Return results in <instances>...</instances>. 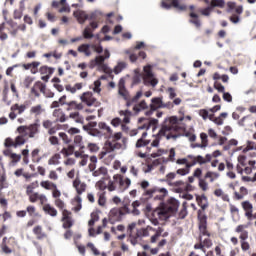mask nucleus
Listing matches in <instances>:
<instances>
[{
	"label": "nucleus",
	"instance_id": "obj_35",
	"mask_svg": "<svg viewBox=\"0 0 256 256\" xmlns=\"http://www.w3.org/2000/svg\"><path fill=\"white\" fill-rule=\"evenodd\" d=\"M45 113V108L41 104H37L30 108V115H34L35 117H39Z\"/></svg>",
	"mask_w": 256,
	"mask_h": 256
},
{
	"label": "nucleus",
	"instance_id": "obj_29",
	"mask_svg": "<svg viewBox=\"0 0 256 256\" xmlns=\"http://www.w3.org/2000/svg\"><path fill=\"white\" fill-rule=\"evenodd\" d=\"M175 177H177V174L174 172H170L166 175V179L162 181H165L167 185L170 186L181 187V185H183V181H176L174 183L171 182L173 179H175Z\"/></svg>",
	"mask_w": 256,
	"mask_h": 256
},
{
	"label": "nucleus",
	"instance_id": "obj_16",
	"mask_svg": "<svg viewBox=\"0 0 256 256\" xmlns=\"http://www.w3.org/2000/svg\"><path fill=\"white\" fill-rule=\"evenodd\" d=\"M144 74H143V83L147 87H157V84L159 83V80L155 78V75L153 74V68L151 65H147L143 69Z\"/></svg>",
	"mask_w": 256,
	"mask_h": 256
},
{
	"label": "nucleus",
	"instance_id": "obj_45",
	"mask_svg": "<svg viewBox=\"0 0 256 256\" xmlns=\"http://www.w3.org/2000/svg\"><path fill=\"white\" fill-rule=\"evenodd\" d=\"M57 184L49 181V180H44L40 182V186L42 187V189H46V191H52L53 188L56 186Z\"/></svg>",
	"mask_w": 256,
	"mask_h": 256
},
{
	"label": "nucleus",
	"instance_id": "obj_63",
	"mask_svg": "<svg viewBox=\"0 0 256 256\" xmlns=\"http://www.w3.org/2000/svg\"><path fill=\"white\" fill-rule=\"evenodd\" d=\"M82 200H81V196H76L75 197V207H74V211L76 213H79V210L82 209L83 205L81 204Z\"/></svg>",
	"mask_w": 256,
	"mask_h": 256
},
{
	"label": "nucleus",
	"instance_id": "obj_10",
	"mask_svg": "<svg viewBox=\"0 0 256 256\" xmlns=\"http://www.w3.org/2000/svg\"><path fill=\"white\" fill-rule=\"evenodd\" d=\"M127 213H131V210H129V205L127 204L121 208H112L108 215V222H110L111 225H115V223L123 221V217H125Z\"/></svg>",
	"mask_w": 256,
	"mask_h": 256
},
{
	"label": "nucleus",
	"instance_id": "obj_47",
	"mask_svg": "<svg viewBox=\"0 0 256 256\" xmlns=\"http://www.w3.org/2000/svg\"><path fill=\"white\" fill-rule=\"evenodd\" d=\"M39 153H41V149H39V148H36L31 152V157H32L33 163L41 162V156H39Z\"/></svg>",
	"mask_w": 256,
	"mask_h": 256
},
{
	"label": "nucleus",
	"instance_id": "obj_58",
	"mask_svg": "<svg viewBox=\"0 0 256 256\" xmlns=\"http://www.w3.org/2000/svg\"><path fill=\"white\" fill-rule=\"evenodd\" d=\"M58 137H60V139H62V141H63V143H65V145H69L72 141V139L69 138V136L65 132L58 133Z\"/></svg>",
	"mask_w": 256,
	"mask_h": 256
},
{
	"label": "nucleus",
	"instance_id": "obj_40",
	"mask_svg": "<svg viewBox=\"0 0 256 256\" xmlns=\"http://www.w3.org/2000/svg\"><path fill=\"white\" fill-rule=\"evenodd\" d=\"M91 44H81L78 47V52L79 53H84L86 57H91Z\"/></svg>",
	"mask_w": 256,
	"mask_h": 256
},
{
	"label": "nucleus",
	"instance_id": "obj_39",
	"mask_svg": "<svg viewBox=\"0 0 256 256\" xmlns=\"http://www.w3.org/2000/svg\"><path fill=\"white\" fill-rule=\"evenodd\" d=\"M43 211L46 212L47 215H50V217H57V209L51 206V204H45L43 206Z\"/></svg>",
	"mask_w": 256,
	"mask_h": 256
},
{
	"label": "nucleus",
	"instance_id": "obj_46",
	"mask_svg": "<svg viewBox=\"0 0 256 256\" xmlns=\"http://www.w3.org/2000/svg\"><path fill=\"white\" fill-rule=\"evenodd\" d=\"M26 213H28L29 217H39V212H37V207H35L34 205L27 206Z\"/></svg>",
	"mask_w": 256,
	"mask_h": 256
},
{
	"label": "nucleus",
	"instance_id": "obj_2",
	"mask_svg": "<svg viewBox=\"0 0 256 256\" xmlns=\"http://www.w3.org/2000/svg\"><path fill=\"white\" fill-rule=\"evenodd\" d=\"M19 135L13 140V138H6L4 145L5 147H21V145H25L29 139H33L39 133V124L34 123L30 125H22L16 129Z\"/></svg>",
	"mask_w": 256,
	"mask_h": 256
},
{
	"label": "nucleus",
	"instance_id": "obj_36",
	"mask_svg": "<svg viewBox=\"0 0 256 256\" xmlns=\"http://www.w3.org/2000/svg\"><path fill=\"white\" fill-rule=\"evenodd\" d=\"M145 109H150L149 105L145 100L140 101L139 103L135 104L133 107V111L135 113H139L141 111H145Z\"/></svg>",
	"mask_w": 256,
	"mask_h": 256
},
{
	"label": "nucleus",
	"instance_id": "obj_8",
	"mask_svg": "<svg viewBox=\"0 0 256 256\" xmlns=\"http://www.w3.org/2000/svg\"><path fill=\"white\" fill-rule=\"evenodd\" d=\"M118 94L126 101V107H131L134 103H137L143 97V92L138 91L134 97L131 98L129 91L125 88V80L121 78L118 83Z\"/></svg>",
	"mask_w": 256,
	"mask_h": 256
},
{
	"label": "nucleus",
	"instance_id": "obj_54",
	"mask_svg": "<svg viewBox=\"0 0 256 256\" xmlns=\"http://www.w3.org/2000/svg\"><path fill=\"white\" fill-rule=\"evenodd\" d=\"M5 187H7V173L2 172L0 174V189H5Z\"/></svg>",
	"mask_w": 256,
	"mask_h": 256
},
{
	"label": "nucleus",
	"instance_id": "obj_28",
	"mask_svg": "<svg viewBox=\"0 0 256 256\" xmlns=\"http://www.w3.org/2000/svg\"><path fill=\"white\" fill-rule=\"evenodd\" d=\"M52 116L55 118L56 123H65L68 119L67 115H65V112H63V109L61 108L55 109Z\"/></svg>",
	"mask_w": 256,
	"mask_h": 256
},
{
	"label": "nucleus",
	"instance_id": "obj_26",
	"mask_svg": "<svg viewBox=\"0 0 256 256\" xmlns=\"http://www.w3.org/2000/svg\"><path fill=\"white\" fill-rule=\"evenodd\" d=\"M73 187L76 190L77 195H83L87 191V184L81 181L80 177H76L73 181Z\"/></svg>",
	"mask_w": 256,
	"mask_h": 256
},
{
	"label": "nucleus",
	"instance_id": "obj_56",
	"mask_svg": "<svg viewBox=\"0 0 256 256\" xmlns=\"http://www.w3.org/2000/svg\"><path fill=\"white\" fill-rule=\"evenodd\" d=\"M97 221H99V214L97 212H92L91 219L88 222L89 227H93Z\"/></svg>",
	"mask_w": 256,
	"mask_h": 256
},
{
	"label": "nucleus",
	"instance_id": "obj_43",
	"mask_svg": "<svg viewBox=\"0 0 256 256\" xmlns=\"http://www.w3.org/2000/svg\"><path fill=\"white\" fill-rule=\"evenodd\" d=\"M105 63L104 56H97L94 60L90 62V69H93L96 65L99 67L100 65Z\"/></svg>",
	"mask_w": 256,
	"mask_h": 256
},
{
	"label": "nucleus",
	"instance_id": "obj_12",
	"mask_svg": "<svg viewBox=\"0 0 256 256\" xmlns=\"http://www.w3.org/2000/svg\"><path fill=\"white\" fill-rule=\"evenodd\" d=\"M144 195L149 199H154L155 201H163L166 196L169 195V191H167L166 188H159L155 186L146 190Z\"/></svg>",
	"mask_w": 256,
	"mask_h": 256
},
{
	"label": "nucleus",
	"instance_id": "obj_15",
	"mask_svg": "<svg viewBox=\"0 0 256 256\" xmlns=\"http://www.w3.org/2000/svg\"><path fill=\"white\" fill-rule=\"evenodd\" d=\"M197 217L199 221V241H203V237H211V232L207 230V215L203 211L197 212Z\"/></svg>",
	"mask_w": 256,
	"mask_h": 256
},
{
	"label": "nucleus",
	"instance_id": "obj_60",
	"mask_svg": "<svg viewBox=\"0 0 256 256\" xmlns=\"http://www.w3.org/2000/svg\"><path fill=\"white\" fill-rule=\"evenodd\" d=\"M171 7L178 9V11H185L187 9V6L179 4V0H172Z\"/></svg>",
	"mask_w": 256,
	"mask_h": 256
},
{
	"label": "nucleus",
	"instance_id": "obj_49",
	"mask_svg": "<svg viewBox=\"0 0 256 256\" xmlns=\"http://www.w3.org/2000/svg\"><path fill=\"white\" fill-rule=\"evenodd\" d=\"M190 17L192 18L190 20V23L195 25V27H198V28L201 27V21L199 20V15H197L194 12H192V13H190Z\"/></svg>",
	"mask_w": 256,
	"mask_h": 256
},
{
	"label": "nucleus",
	"instance_id": "obj_23",
	"mask_svg": "<svg viewBox=\"0 0 256 256\" xmlns=\"http://www.w3.org/2000/svg\"><path fill=\"white\" fill-rule=\"evenodd\" d=\"M72 213L69 210L62 211V227L63 229H71L73 227L75 221H73Z\"/></svg>",
	"mask_w": 256,
	"mask_h": 256
},
{
	"label": "nucleus",
	"instance_id": "obj_31",
	"mask_svg": "<svg viewBox=\"0 0 256 256\" xmlns=\"http://www.w3.org/2000/svg\"><path fill=\"white\" fill-rule=\"evenodd\" d=\"M32 231L38 241H42V239H47V233L43 232V226L37 225L33 228Z\"/></svg>",
	"mask_w": 256,
	"mask_h": 256
},
{
	"label": "nucleus",
	"instance_id": "obj_14",
	"mask_svg": "<svg viewBox=\"0 0 256 256\" xmlns=\"http://www.w3.org/2000/svg\"><path fill=\"white\" fill-rule=\"evenodd\" d=\"M112 133L113 129L105 122H99L98 128H90L89 130V134L92 135V137H108Z\"/></svg>",
	"mask_w": 256,
	"mask_h": 256
},
{
	"label": "nucleus",
	"instance_id": "obj_19",
	"mask_svg": "<svg viewBox=\"0 0 256 256\" xmlns=\"http://www.w3.org/2000/svg\"><path fill=\"white\" fill-rule=\"evenodd\" d=\"M188 159H190V163L195 167V165H205L207 163H211L212 156L211 154H206L205 157L198 155V156H193V155H188Z\"/></svg>",
	"mask_w": 256,
	"mask_h": 256
},
{
	"label": "nucleus",
	"instance_id": "obj_42",
	"mask_svg": "<svg viewBox=\"0 0 256 256\" xmlns=\"http://www.w3.org/2000/svg\"><path fill=\"white\" fill-rule=\"evenodd\" d=\"M60 153L64 155V157H69L75 153V146L72 144H69L68 147L63 148Z\"/></svg>",
	"mask_w": 256,
	"mask_h": 256
},
{
	"label": "nucleus",
	"instance_id": "obj_33",
	"mask_svg": "<svg viewBox=\"0 0 256 256\" xmlns=\"http://www.w3.org/2000/svg\"><path fill=\"white\" fill-rule=\"evenodd\" d=\"M146 137H147V131H143L141 138L138 139L136 142L137 149H141V147H147V145L151 143V140H147Z\"/></svg>",
	"mask_w": 256,
	"mask_h": 256
},
{
	"label": "nucleus",
	"instance_id": "obj_59",
	"mask_svg": "<svg viewBox=\"0 0 256 256\" xmlns=\"http://www.w3.org/2000/svg\"><path fill=\"white\" fill-rule=\"evenodd\" d=\"M210 7H220L221 9H223V7H225V0H212L210 3Z\"/></svg>",
	"mask_w": 256,
	"mask_h": 256
},
{
	"label": "nucleus",
	"instance_id": "obj_22",
	"mask_svg": "<svg viewBox=\"0 0 256 256\" xmlns=\"http://www.w3.org/2000/svg\"><path fill=\"white\" fill-rule=\"evenodd\" d=\"M99 21L100 20L92 21L90 22L89 26L85 27L82 33L84 39H93L94 37L93 31H95V29H98Z\"/></svg>",
	"mask_w": 256,
	"mask_h": 256
},
{
	"label": "nucleus",
	"instance_id": "obj_18",
	"mask_svg": "<svg viewBox=\"0 0 256 256\" xmlns=\"http://www.w3.org/2000/svg\"><path fill=\"white\" fill-rule=\"evenodd\" d=\"M150 109L145 112V115L147 117H151L153 115L154 111H157V109H163L165 108V104H163V99L160 97H154L151 99Z\"/></svg>",
	"mask_w": 256,
	"mask_h": 256
},
{
	"label": "nucleus",
	"instance_id": "obj_48",
	"mask_svg": "<svg viewBox=\"0 0 256 256\" xmlns=\"http://www.w3.org/2000/svg\"><path fill=\"white\" fill-rule=\"evenodd\" d=\"M19 31H23V32L27 31V25L25 24L18 25L15 29L10 30V35L12 37H17V33H19Z\"/></svg>",
	"mask_w": 256,
	"mask_h": 256
},
{
	"label": "nucleus",
	"instance_id": "obj_3",
	"mask_svg": "<svg viewBox=\"0 0 256 256\" xmlns=\"http://www.w3.org/2000/svg\"><path fill=\"white\" fill-rule=\"evenodd\" d=\"M135 227H137V223L135 222H132L127 227V235L132 245H137L142 237H149V231H156L155 234H159V237H161V233H163V228L161 227L155 230V228L147 226L146 228H140L136 231Z\"/></svg>",
	"mask_w": 256,
	"mask_h": 256
},
{
	"label": "nucleus",
	"instance_id": "obj_17",
	"mask_svg": "<svg viewBox=\"0 0 256 256\" xmlns=\"http://www.w3.org/2000/svg\"><path fill=\"white\" fill-rule=\"evenodd\" d=\"M157 125H159V120L152 118V119H147V118H140L139 119V129H144V131H149V129H157Z\"/></svg>",
	"mask_w": 256,
	"mask_h": 256
},
{
	"label": "nucleus",
	"instance_id": "obj_51",
	"mask_svg": "<svg viewBox=\"0 0 256 256\" xmlns=\"http://www.w3.org/2000/svg\"><path fill=\"white\" fill-rule=\"evenodd\" d=\"M88 169L91 172H93L95 169H97V156L90 157V163L88 165Z\"/></svg>",
	"mask_w": 256,
	"mask_h": 256
},
{
	"label": "nucleus",
	"instance_id": "obj_38",
	"mask_svg": "<svg viewBox=\"0 0 256 256\" xmlns=\"http://www.w3.org/2000/svg\"><path fill=\"white\" fill-rule=\"evenodd\" d=\"M105 195H107V192L105 190H99V192L97 193L98 205H100V207H105V205L107 204V198L105 197Z\"/></svg>",
	"mask_w": 256,
	"mask_h": 256
},
{
	"label": "nucleus",
	"instance_id": "obj_1",
	"mask_svg": "<svg viewBox=\"0 0 256 256\" xmlns=\"http://www.w3.org/2000/svg\"><path fill=\"white\" fill-rule=\"evenodd\" d=\"M163 137H165L167 141L171 139L173 141H177V139L181 137V134L179 133L178 119L176 116L165 118L161 124L160 130L155 136V139L151 143V147H159V143H161V139H163Z\"/></svg>",
	"mask_w": 256,
	"mask_h": 256
},
{
	"label": "nucleus",
	"instance_id": "obj_25",
	"mask_svg": "<svg viewBox=\"0 0 256 256\" xmlns=\"http://www.w3.org/2000/svg\"><path fill=\"white\" fill-rule=\"evenodd\" d=\"M119 115L120 117H124L122 119L123 124H120L122 131H128L129 127H127V124L131 123V115H133L132 112L129 110H120Z\"/></svg>",
	"mask_w": 256,
	"mask_h": 256
},
{
	"label": "nucleus",
	"instance_id": "obj_4",
	"mask_svg": "<svg viewBox=\"0 0 256 256\" xmlns=\"http://www.w3.org/2000/svg\"><path fill=\"white\" fill-rule=\"evenodd\" d=\"M123 147H127V137H123L122 132H112L104 144V152H102V154L107 155V153L119 151V149H123Z\"/></svg>",
	"mask_w": 256,
	"mask_h": 256
},
{
	"label": "nucleus",
	"instance_id": "obj_62",
	"mask_svg": "<svg viewBox=\"0 0 256 256\" xmlns=\"http://www.w3.org/2000/svg\"><path fill=\"white\" fill-rule=\"evenodd\" d=\"M31 68H30V72L32 73V75H35L36 73L39 72V65H41V62H38V61H34V62H31Z\"/></svg>",
	"mask_w": 256,
	"mask_h": 256
},
{
	"label": "nucleus",
	"instance_id": "obj_27",
	"mask_svg": "<svg viewBox=\"0 0 256 256\" xmlns=\"http://www.w3.org/2000/svg\"><path fill=\"white\" fill-rule=\"evenodd\" d=\"M46 87L47 86L43 82L37 81L34 83V86L31 88V93L32 95H35V97H39L41 95L40 93H45Z\"/></svg>",
	"mask_w": 256,
	"mask_h": 256
},
{
	"label": "nucleus",
	"instance_id": "obj_20",
	"mask_svg": "<svg viewBox=\"0 0 256 256\" xmlns=\"http://www.w3.org/2000/svg\"><path fill=\"white\" fill-rule=\"evenodd\" d=\"M82 103H85L88 107H97L99 105V102L97 101V98L93 96L92 92H84L80 97Z\"/></svg>",
	"mask_w": 256,
	"mask_h": 256
},
{
	"label": "nucleus",
	"instance_id": "obj_57",
	"mask_svg": "<svg viewBox=\"0 0 256 256\" xmlns=\"http://www.w3.org/2000/svg\"><path fill=\"white\" fill-rule=\"evenodd\" d=\"M86 247L92 251L93 255L95 256L101 255V252L99 251V249H97V247H95V244H93L92 242H88L86 244Z\"/></svg>",
	"mask_w": 256,
	"mask_h": 256
},
{
	"label": "nucleus",
	"instance_id": "obj_7",
	"mask_svg": "<svg viewBox=\"0 0 256 256\" xmlns=\"http://www.w3.org/2000/svg\"><path fill=\"white\" fill-rule=\"evenodd\" d=\"M38 187L39 181L37 180L26 185L25 189L28 201L30 203H37V201H39L40 205H45V203H47V196H45V194L35 192V189H37Z\"/></svg>",
	"mask_w": 256,
	"mask_h": 256
},
{
	"label": "nucleus",
	"instance_id": "obj_9",
	"mask_svg": "<svg viewBox=\"0 0 256 256\" xmlns=\"http://www.w3.org/2000/svg\"><path fill=\"white\" fill-rule=\"evenodd\" d=\"M93 177H102L99 181L96 182L95 188L98 191H106L107 190V182L109 181V170L107 167L101 166L97 170L92 171Z\"/></svg>",
	"mask_w": 256,
	"mask_h": 256
},
{
	"label": "nucleus",
	"instance_id": "obj_52",
	"mask_svg": "<svg viewBox=\"0 0 256 256\" xmlns=\"http://www.w3.org/2000/svg\"><path fill=\"white\" fill-rule=\"evenodd\" d=\"M1 249H2L3 253H6V255L13 253V250H11V248L7 247V237H4L2 240Z\"/></svg>",
	"mask_w": 256,
	"mask_h": 256
},
{
	"label": "nucleus",
	"instance_id": "obj_5",
	"mask_svg": "<svg viewBox=\"0 0 256 256\" xmlns=\"http://www.w3.org/2000/svg\"><path fill=\"white\" fill-rule=\"evenodd\" d=\"M177 209H179V201L175 198H170L166 204L154 210V215L160 217L163 221H167L171 215L177 213Z\"/></svg>",
	"mask_w": 256,
	"mask_h": 256
},
{
	"label": "nucleus",
	"instance_id": "obj_24",
	"mask_svg": "<svg viewBox=\"0 0 256 256\" xmlns=\"http://www.w3.org/2000/svg\"><path fill=\"white\" fill-rule=\"evenodd\" d=\"M54 123L49 119L42 121V127L47 130L48 135H55L59 131V124L54 125Z\"/></svg>",
	"mask_w": 256,
	"mask_h": 256
},
{
	"label": "nucleus",
	"instance_id": "obj_6",
	"mask_svg": "<svg viewBox=\"0 0 256 256\" xmlns=\"http://www.w3.org/2000/svg\"><path fill=\"white\" fill-rule=\"evenodd\" d=\"M106 181H108V184H106V189H108L110 192L117 191V185L120 191H127V189H129L131 186V179H124L123 175L121 174H115L112 180L111 176H109V179Z\"/></svg>",
	"mask_w": 256,
	"mask_h": 256
},
{
	"label": "nucleus",
	"instance_id": "obj_34",
	"mask_svg": "<svg viewBox=\"0 0 256 256\" xmlns=\"http://www.w3.org/2000/svg\"><path fill=\"white\" fill-rule=\"evenodd\" d=\"M196 201H197L199 207H201V209L198 211H202V213H205V209H207V207H209V204L207 203V196H205V195L197 196Z\"/></svg>",
	"mask_w": 256,
	"mask_h": 256
},
{
	"label": "nucleus",
	"instance_id": "obj_21",
	"mask_svg": "<svg viewBox=\"0 0 256 256\" xmlns=\"http://www.w3.org/2000/svg\"><path fill=\"white\" fill-rule=\"evenodd\" d=\"M25 109H27V106L25 104H14L10 107V113L8 115L9 119L11 121H15V119H17V113H15V111L18 112V115H23V113H25Z\"/></svg>",
	"mask_w": 256,
	"mask_h": 256
},
{
	"label": "nucleus",
	"instance_id": "obj_30",
	"mask_svg": "<svg viewBox=\"0 0 256 256\" xmlns=\"http://www.w3.org/2000/svg\"><path fill=\"white\" fill-rule=\"evenodd\" d=\"M247 195H249V190H247V188H245L244 186H241L239 192H234L233 199L235 201H242V199H245Z\"/></svg>",
	"mask_w": 256,
	"mask_h": 256
},
{
	"label": "nucleus",
	"instance_id": "obj_37",
	"mask_svg": "<svg viewBox=\"0 0 256 256\" xmlns=\"http://www.w3.org/2000/svg\"><path fill=\"white\" fill-rule=\"evenodd\" d=\"M25 11V2H20L19 9H15L13 12V19H21L23 17V12Z\"/></svg>",
	"mask_w": 256,
	"mask_h": 256
},
{
	"label": "nucleus",
	"instance_id": "obj_50",
	"mask_svg": "<svg viewBox=\"0 0 256 256\" xmlns=\"http://www.w3.org/2000/svg\"><path fill=\"white\" fill-rule=\"evenodd\" d=\"M69 118L73 119L75 123H83V116L79 115V112L70 113Z\"/></svg>",
	"mask_w": 256,
	"mask_h": 256
},
{
	"label": "nucleus",
	"instance_id": "obj_64",
	"mask_svg": "<svg viewBox=\"0 0 256 256\" xmlns=\"http://www.w3.org/2000/svg\"><path fill=\"white\" fill-rule=\"evenodd\" d=\"M200 139L202 141V143L200 144V147H207L209 145V140L206 133H201Z\"/></svg>",
	"mask_w": 256,
	"mask_h": 256
},
{
	"label": "nucleus",
	"instance_id": "obj_44",
	"mask_svg": "<svg viewBox=\"0 0 256 256\" xmlns=\"http://www.w3.org/2000/svg\"><path fill=\"white\" fill-rule=\"evenodd\" d=\"M220 174L218 172L208 171L206 172L204 179H209L210 183H213L216 181V179H219Z\"/></svg>",
	"mask_w": 256,
	"mask_h": 256
},
{
	"label": "nucleus",
	"instance_id": "obj_13",
	"mask_svg": "<svg viewBox=\"0 0 256 256\" xmlns=\"http://www.w3.org/2000/svg\"><path fill=\"white\" fill-rule=\"evenodd\" d=\"M247 227L248 226L245 224H240L235 229V233H240L239 239L242 251H249V249H251V245H249V242H247L249 239V231L245 230Z\"/></svg>",
	"mask_w": 256,
	"mask_h": 256
},
{
	"label": "nucleus",
	"instance_id": "obj_61",
	"mask_svg": "<svg viewBox=\"0 0 256 256\" xmlns=\"http://www.w3.org/2000/svg\"><path fill=\"white\" fill-rule=\"evenodd\" d=\"M66 105H68V107H70L71 109H76L77 111H81L83 109V104L81 103L78 104L75 101H71Z\"/></svg>",
	"mask_w": 256,
	"mask_h": 256
},
{
	"label": "nucleus",
	"instance_id": "obj_41",
	"mask_svg": "<svg viewBox=\"0 0 256 256\" xmlns=\"http://www.w3.org/2000/svg\"><path fill=\"white\" fill-rule=\"evenodd\" d=\"M39 73L40 75H53V73H55V68L44 65L40 67Z\"/></svg>",
	"mask_w": 256,
	"mask_h": 256
},
{
	"label": "nucleus",
	"instance_id": "obj_53",
	"mask_svg": "<svg viewBox=\"0 0 256 256\" xmlns=\"http://www.w3.org/2000/svg\"><path fill=\"white\" fill-rule=\"evenodd\" d=\"M59 159H61L60 154H54L49 160L48 165H59Z\"/></svg>",
	"mask_w": 256,
	"mask_h": 256
},
{
	"label": "nucleus",
	"instance_id": "obj_55",
	"mask_svg": "<svg viewBox=\"0 0 256 256\" xmlns=\"http://www.w3.org/2000/svg\"><path fill=\"white\" fill-rule=\"evenodd\" d=\"M126 67H127V64L125 62H120L114 67L113 71L115 75H119V73H121V71H123V69H125Z\"/></svg>",
	"mask_w": 256,
	"mask_h": 256
},
{
	"label": "nucleus",
	"instance_id": "obj_11",
	"mask_svg": "<svg viewBox=\"0 0 256 256\" xmlns=\"http://www.w3.org/2000/svg\"><path fill=\"white\" fill-rule=\"evenodd\" d=\"M74 17L77 19L80 25H83V23H85L87 20L101 21V19H103V13L101 11H95L92 14H90V16H88L87 13H85V11L78 10L74 12Z\"/></svg>",
	"mask_w": 256,
	"mask_h": 256
},
{
	"label": "nucleus",
	"instance_id": "obj_32",
	"mask_svg": "<svg viewBox=\"0 0 256 256\" xmlns=\"http://www.w3.org/2000/svg\"><path fill=\"white\" fill-rule=\"evenodd\" d=\"M241 207L245 213V217H251V213H253V203H251L249 200L242 201Z\"/></svg>",
	"mask_w": 256,
	"mask_h": 256
}]
</instances>
